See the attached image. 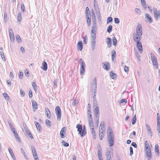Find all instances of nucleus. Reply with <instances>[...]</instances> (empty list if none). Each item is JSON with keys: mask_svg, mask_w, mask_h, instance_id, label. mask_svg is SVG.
<instances>
[{"mask_svg": "<svg viewBox=\"0 0 160 160\" xmlns=\"http://www.w3.org/2000/svg\"><path fill=\"white\" fill-rule=\"evenodd\" d=\"M55 113L57 116V119L60 120L61 119V112L60 107L57 106L55 108Z\"/></svg>", "mask_w": 160, "mask_h": 160, "instance_id": "obj_5", "label": "nucleus"}, {"mask_svg": "<svg viewBox=\"0 0 160 160\" xmlns=\"http://www.w3.org/2000/svg\"><path fill=\"white\" fill-rule=\"evenodd\" d=\"M107 39L108 40L107 42L108 46V47L110 48L111 46L112 39L109 38H107Z\"/></svg>", "mask_w": 160, "mask_h": 160, "instance_id": "obj_24", "label": "nucleus"}, {"mask_svg": "<svg viewBox=\"0 0 160 160\" xmlns=\"http://www.w3.org/2000/svg\"><path fill=\"white\" fill-rule=\"evenodd\" d=\"M92 19L93 20V26L92 27H94V28H97L96 17L94 12H92Z\"/></svg>", "mask_w": 160, "mask_h": 160, "instance_id": "obj_8", "label": "nucleus"}, {"mask_svg": "<svg viewBox=\"0 0 160 160\" xmlns=\"http://www.w3.org/2000/svg\"><path fill=\"white\" fill-rule=\"evenodd\" d=\"M157 131L158 136L160 137V123L157 124Z\"/></svg>", "mask_w": 160, "mask_h": 160, "instance_id": "obj_37", "label": "nucleus"}, {"mask_svg": "<svg viewBox=\"0 0 160 160\" xmlns=\"http://www.w3.org/2000/svg\"><path fill=\"white\" fill-rule=\"evenodd\" d=\"M124 71L126 72H128L129 71V68L128 67L125 66L124 68Z\"/></svg>", "mask_w": 160, "mask_h": 160, "instance_id": "obj_63", "label": "nucleus"}, {"mask_svg": "<svg viewBox=\"0 0 160 160\" xmlns=\"http://www.w3.org/2000/svg\"><path fill=\"white\" fill-rule=\"evenodd\" d=\"M133 38L134 41L137 42L139 41L142 38V36H140L139 35H138L137 34H136L135 35H133Z\"/></svg>", "mask_w": 160, "mask_h": 160, "instance_id": "obj_13", "label": "nucleus"}, {"mask_svg": "<svg viewBox=\"0 0 160 160\" xmlns=\"http://www.w3.org/2000/svg\"><path fill=\"white\" fill-rule=\"evenodd\" d=\"M22 20L21 16H18L17 17V20L20 23L21 22Z\"/></svg>", "mask_w": 160, "mask_h": 160, "instance_id": "obj_61", "label": "nucleus"}, {"mask_svg": "<svg viewBox=\"0 0 160 160\" xmlns=\"http://www.w3.org/2000/svg\"><path fill=\"white\" fill-rule=\"evenodd\" d=\"M14 136L15 137L16 140L17 141H20V138H19V137L18 136V135L17 132H16L15 133H14Z\"/></svg>", "mask_w": 160, "mask_h": 160, "instance_id": "obj_47", "label": "nucleus"}, {"mask_svg": "<svg viewBox=\"0 0 160 160\" xmlns=\"http://www.w3.org/2000/svg\"><path fill=\"white\" fill-rule=\"evenodd\" d=\"M62 143L64 147H68L69 146V143L65 142L64 141H62Z\"/></svg>", "mask_w": 160, "mask_h": 160, "instance_id": "obj_41", "label": "nucleus"}, {"mask_svg": "<svg viewBox=\"0 0 160 160\" xmlns=\"http://www.w3.org/2000/svg\"><path fill=\"white\" fill-rule=\"evenodd\" d=\"M97 29V28H94L92 27L91 32V44L92 48L94 50L95 48L96 44V31Z\"/></svg>", "mask_w": 160, "mask_h": 160, "instance_id": "obj_1", "label": "nucleus"}, {"mask_svg": "<svg viewBox=\"0 0 160 160\" xmlns=\"http://www.w3.org/2000/svg\"><path fill=\"white\" fill-rule=\"evenodd\" d=\"M112 25H109L107 29V32L110 33L112 31Z\"/></svg>", "mask_w": 160, "mask_h": 160, "instance_id": "obj_34", "label": "nucleus"}, {"mask_svg": "<svg viewBox=\"0 0 160 160\" xmlns=\"http://www.w3.org/2000/svg\"><path fill=\"white\" fill-rule=\"evenodd\" d=\"M150 55L153 65L156 68H157L158 67V63L157 58L155 57L154 54L151 53Z\"/></svg>", "mask_w": 160, "mask_h": 160, "instance_id": "obj_3", "label": "nucleus"}, {"mask_svg": "<svg viewBox=\"0 0 160 160\" xmlns=\"http://www.w3.org/2000/svg\"><path fill=\"white\" fill-rule=\"evenodd\" d=\"M76 128L78 129V131L79 132V133L81 136L82 133V126L81 124H77L76 126Z\"/></svg>", "mask_w": 160, "mask_h": 160, "instance_id": "obj_18", "label": "nucleus"}, {"mask_svg": "<svg viewBox=\"0 0 160 160\" xmlns=\"http://www.w3.org/2000/svg\"><path fill=\"white\" fill-rule=\"evenodd\" d=\"M102 67L104 69L106 70H109L110 68V65L108 62H102Z\"/></svg>", "mask_w": 160, "mask_h": 160, "instance_id": "obj_10", "label": "nucleus"}, {"mask_svg": "<svg viewBox=\"0 0 160 160\" xmlns=\"http://www.w3.org/2000/svg\"><path fill=\"white\" fill-rule=\"evenodd\" d=\"M91 87L92 90H94V92H95L96 88H97V81L95 78L93 80V82L91 84Z\"/></svg>", "mask_w": 160, "mask_h": 160, "instance_id": "obj_12", "label": "nucleus"}, {"mask_svg": "<svg viewBox=\"0 0 160 160\" xmlns=\"http://www.w3.org/2000/svg\"><path fill=\"white\" fill-rule=\"evenodd\" d=\"M113 134L112 132V129L111 127L110 126H109L108 128V131H107V135H113Z\"/></svg>", "mask_w": 160, "mask_h": 160, "instance_id": "obj_20", "label": "nucleus"}, {"mask_svg": "<svg viewBox=\"0 0 160 160\" xmlns=\"http://www.w3.org/2000/svg\"><path fill=\"white\" fill-rule=\"evenodd\" d=\"M21 10L22 12L25 11V7L23 3H22L21 5Z\"/></svg>", "mask_w": 160, "mask_h": 160, "instance_id": "obj_46", "label": "nucleus"}, {"mask_svg": "<svg viewBox=\"0 0 160 160\" xmlns=\"http://www.w3.org/2000/svg\"><path fill=\"white\" fill-rule=\"evenodd\" d=\"M112 18L111 17H109L108 18L107 20V23H108V22H112Z\"/></svg>", "mask_w": 160, "mask_h": 160, "instance_id": "obj_51", "label": "nucleus"}, {"mask_svg": "<svg viewBox=\"0 0 160 160\" xmlns=\"http://www.w3.org/2000/svg\"><path fill=\"white\" fill-rule=\"evenodd\" d=\"M32 96V92L31 90L29 91V97L30 98H31Z\"/></svg>", "mask_w": 160, "mask_h": 160, "instance_id": "obj_62", "label": "nucleus"}, {"mask_svg": "<svg viewBox=\"0 0 160 160\" xmlns=\"http://www.w3.org/2000/svg\"><path fill=\"white\" fill-rule=\"evenodd\" d=\"M65 127H63L60 132V135L62 138H63L65 137L64 134L65 133Z\"/></svg>", "mask_w": 160, "mask_h": 160, "instance_id": "obj_14", "label": "nucleus"}, {"mask_svg": "<svg viewBox=\"0 0 160 160\" xmlns=\"http://www.w3.org/2000/svg\"><path fill=\"white\" fill-rule=\"evenodd\" d=\"M89 123L90 128H94L93 121L92 119H88Z\"/></svg>", "mask_w": 160, "mask_h": 160, "instance_id": "obj_27", "label": "nucleus"}, {"mask_svg": "<svg viewBox=\"0 0 160 160\" xmlns=\"http://www.w3.org/2000/svg\"><path fill=\"white\" fill-rule=\"evenodd\" d=\"M77 48L78 50L81 51L83 48L82 42V41H79L77 44Z\"/></svg>", "mask_w": 160, "mask_h": 160, "instance_id": "obj_15", "label": "nucleus"}, {"mask_svg": "<svg viewBox=\"0 0 160 160\" xmlns=\"http://www.w3.org/2000/svg\"><path fill=\"white\" fill-rule=\"evenodd\" d=\"M113 45L116 46L117 45V40L115 37H113L112 38Z\"/></svg>", "mask_w": 160, "mask_h": 160, "instance_id": "obj_38", "label": "nucleus"}, {"mask_svg": "<svg viewBox=\"0 0 160 160\" xmlns=\"http://www.w3.org/2000/svg\"><path fill=\"white\" fill-rule=\"evenodd\" d=\"M42 69L44 71H46L47 69V64L45 61H44L43 62Z\"/></svg>", "mask_w": 160, "mask_h": 160, "instance_id": "obj_22", "label": "nucleus"}, {"mask_svg": "<svg viewBox=\"0 0 160 160\" xmlns=\"http://www.w3.org/2000/svg\"><path fill=\"white\" fill-rule=\"evenodd\" d=\"M145 18L146 22L149 23H151L152 22V19L149 14L146 13L145 14Z\"/></svg>", "mask_w": 160, "mask_h": 160, "instance_id": "obj_7", "label": "nucleus"}, {"mask_svg": "<svg viewBox=\"0 0 160 160\" xmlns=\"http://www.w3.org/2000/svg\"><path fill=\"white\" fill-rule=\"evenodd\" d=\"M157 124L160 123V116L159 114L158 113H157Z\"/></svg>", "mask_w": 160, "mask_h": 160, "instance_id": "obj_42", "label": "nucleus"}, {"mask_svg": "<svg viewBox=\"0 0 160 160\" xmlns=\"http://www.w3.org/2000/svg\"><path fill=\"white\" fill-rule=\"evenodd\" d=\"M137 118L136 115H135L132 120V124H134L136 122Z\"/></svg>", "mask_w": 160, "mask_h": 160, "instance_id": "obj_33", "label": "nucleus"}, {"mask_svg": "<svg viewBox=\"0 0 160 160\" xmlns=\"http://www.w3.org/2000/svg\"><path fill=\"white\" fill-rule=\"evenodd\" d=\"M99 120V117H95V120L96 124H97V126H98V122Z\"/></svg>", "mask_w": 160, "mask_h": 160, "instance_id": "obj_43", "label": "nucleus"}, {"mask_svg": "<svg viewBox=\"0 0 160 160\" xmlns=\"http://www.w3.org/2000/svg\"><path fill=\"white\" fill-rule=\"evenodd\" d=\"M153 12H154V14H155L156 13H160V11H158V12L157 11V9L156 8H154L153 9Z\"/></svg>", "mask_w": 160, "mask_h": 160, "instance_id": "obj_60", "label": "nucleus"}, {"mask_svg": "<svg viewBox=\"0 0 160 160\" xmlns=\"http://www.w3.org/2000/svg\"><path fill=\"white\" fill-rule=\"evenodd\" d=\"M107 140L110 147H111L113 145L114 141V135L108 136Z\"/></svg>", "mask_w": 160, "mask_h": 160, "instance_id": "obj_4", "label": "nucleus"}, {"mask_svg": "<svg viewBox=\"0 0 160 160\" xmlns=\"http://www.w3.org/2000/svg\"><path fill=\"white\" fill-rule=\"evenodd\" d=\"M87 36L85 35L83 38V42L85 44H86L87 42Z\"/></svg>", "mask_w": 160, "mask_h": 160, "instance_id": "obj_52", "label": "nucleus"}, {"mask_svg": "<svg viewBox=\"0 0 160 160\" xmlns=\"http://www.w3.org/2000/svg\"><path fill=\"white\" fill-rule=\"evenodd\" d=\"M34 124L35 125L37 129L39 131H40L42 129V128L41 125L39 123L37 122L36 121H35Z\"/></svg>", "mask_w": 160, "mask_h": 160, "instance_id": "obj_25", "label": "nucleus"}, {"mask_svg": "<svg viewBox=\"0 0 160 160\" xmlns=\"http://www.w3.org/2000/svg\"><path fill=\"white\" fill-rule=\"evenodd\" d=\"M112 59L113 60V58L114 57H115L116 56V52L115 51L113 50L112 51Z\"/></svg>", "mask_w": 160, "mask_h": 160, "instance_id": "obj_54", "label": "nucleus"}, {"mask_svg": "<svg viewBox=\"0 0 160 160\" xmlns=\"http://www.w3.org/2000/svg\"><path fill=\"white\" fill-rule=\"evenodd\" d=\"M96 13L97 17L98 20L99 21H100L101 18V14L100 11L98 10V8L97 10H96Z\"/></svg>", "mask_w": 160, "mask_h": 160, "instance_id": "obj_17", "label": "nucleus"}, {"mask_svg": "<svg viewBox=\"0 0 160 160\" xmlns=\"http://www.w3.org/2000/svg\"><path fill=\"white\" fill-rule=\"evenodd\" d=\"M137 48H139V47L142 46L141 42L139 41L137 42Z\"/></svg>", "mask_w": 160, "mask_h": 160, "instance_id": "obj_49", "label": "nucleus"}, {"mask_svg": "<svg viewBox=\"0 0 160 160\" xmlns=\"http://www.w3.org/2000/svg\"><path fill=\"white\" fill-rule=\"evenodd\" d=\"M0 54L1 56V57L2 59L3 60L5 61V56L4 54V53L2 52H0Z\"/></svg>", "mask_w": 160, "mask_h": 160, "instance_id": "obj_45", "label": "nucleus"}, {"mask_svg": "<svg viewBox=\"0 0 160 160\" xmlns=\"http://www.w3.org/2000/svg\"><path fill=\"white\" fill-rule=\"evenodd\" d=\"M106 156L107 157H111L110 155V152L109 150H107L106 152Z\"/></svg>", "mask_w": 160, "mask_h": 160, "instance_id": "obj_53", "label": "nucleus"}, {"mask_svg": "<svg viewBox=\"0 0 160 160\" xmlns=\"http://www.w3.org/2000/svg\"><path fill=\"white\" fill-rule=\"evenodd\" d=\"M130 150V155L132 156L133 154V148L132 147H130L129 148Z\"/></svg>", "mask_w": 160, "mask_h": 160, "instance_id": "obj_55", "label": "nucleus"}, {"mask_svg": "<svg viewBox=\"0 0 160 160\" xmlns=\"http://www.w3.org/2000/svg\"><path fill=\"white\" fill-rule=\"evenodd\" d=\"M100 126H102V128H103V129H104V130L105 129V124H104V122H103V121L101 123Z\"/></svg>", "mask_w": 160, "mask_h": 160, "instance_id": "obj_57", "label": "nucleus"}, {"mask_svg": "<svg viewBox=\"0 0 160 160\" xmlns=\"http://www.w3.org/2000/svg\"><path fill=\"white\" fill-rule=\"evenodd\" d=\"M32 85L33 87L34 90L36 91L37 89V86L35 82H32Z\"/></svg>", "mask_w": 160, "mask_h": 160, "instance_id": "obj_39", "label": "nucleus"}, {"mask_svg": "<svg viewBox=\"0 0 160 160\" xmlns=\"http://www.w3.org/2000/svg\"><path fill=\"white\" fill-rule=\"evenodd\" d=\"M145 155L148 160H150L152 156L151 148L145 149Z\"/></svg>", "mask_w": 160, "mask_h": 160, "instance_id": "obj_6", "label": "nucleus"}, {"mask_svg": "<svg viewBox=\"0 0 160 160\" xmlns=\"http://www.w3.org/2000/svg\"><path fill=\"white\" fill-rule=\"evenodd\" d=\"M33 109L35 110L38 109V105L35 101H32Z\"/></svg>", "mask_w": 160, "mask_h": 160, "instance_id": "obj_23", "label": "nucleus"}, {"mask_svg": "<svg viewBox=\"0 0 160 160\" xmlns=\"http://www.w3.org/2000/svg\"><path fill=\"white\" fill-rule=\"evenodd\" d=\"M14 136L15 137L16 140L17 141H20V138H19V137L18 136V135L17 132H16L15 133H14Z\"/></svg>", "mask_w": 160, "mask_h": 160, "instance_id": "obj_48", "label": "nucleus"}, {"mask_svg": "<svg viewBox=\"0 0 160 160\" xmlns=\"http://www.w3.org/2000/svg\"><path fill=\"white\" fill-rule=\"evenodd\" d=\"M71 101V104L73 106H75L78 103V102H77L76 100H74V99L72 100Z\"/></svg>", "mask_w": 160, "mask_h": 160, "instance_id": "obj_31", "label": "nucleus"}, {"mask_svg": "<svg viewBox=\"0 0 160 160\" xmlns=\"http://www.w3.org/2000/svg\"><path fill=\"white\" fill-rule=\"evenodd\" d=\"M45 113L47 117L48 118L51 116V114L49 109L48 108H45Z\"/></svg>", "mask_w": 160, "mask_h": 160, "instance_id": "obj_21", "label": "nucleus"}, {"mask_svg": "<svg viewBox=\"0 0 160 160\" xmlns=\"http://www.w3.org/2000/svg\"><path fill=\"white\" fill-rule=\"evenodd\" d=\"M110 75L111 78L112 79H114L115 78L116 74L113 72H110Z\"/></svg>", "mask_w": 160, "mask_h": 160, "instance_id": "obj_50", "label": "nucleus"}, {"mask_svg": "<svg viewBox=\"0 0 160 160\" xmlns=\"http://www.w3.org/2000/svg\"><path fill=\"white\" fill-rule=\"evenodd\" d=\"M9 36L11 40L12 41H14L15 38L13 33H10Z\"/></svg>", "mask_w": 160, "mask_h": 160, "instance_id": "obj_35", "label": "nucleus"}, {"mask_svg": "<svg viewBox=\"0 0 160 160\" xmlns=\"http://www.w3.org/2000/svg\"><path fill=\"white\" fill-rule=\"evenodd\" d=\"M16 38L18 42H20L21 41V40L20 37L19 35H17L16 36Z\"/></svg>", "mask_w": 160, "mask_h": 160, "instance_id": "obj_44", "label": "nucleus"}, {"mask_svg": "<svg viewBox=\"0 0 160 160\" xmlns=\"http://www.w3.org/2000/svg\"><path fill=\"white\" fill-rule=\"evenodd\" d=\"M46 124V126L49 127L50 128L51 126V122L49 120H48L47 119L45 121Z\"/></svg>", "mask_w": 160, "mask_h": 160, "instance_id": "obj_30", "label": "nucleus"}, {"mask_svg": "<svg viewBox=\"0 0 160 160\" xmlns=\"http://www.w3.org/2000/svg\"><path fill=\"white\" fill-rule=\"evenodd\" d=\"M147 128L148 130V133L150 134L151 137L152 135V132L151 130L150 127L148 125H146Z\"/></svg>", "mask_w": 160, "mask_h": 160, "instance_id": "obj_19", "label": "nucleus"}, {"mask_svg": "<svg viewBox=\"0 0 160 160\" xmlns=\"http://www.w3.org/2000/svg\"><path fill=\"white\" fill-rule=\"evenodd\" d=\"M114 22L118 24L119 23L120 21L119 19L117 18H114Z\"/></svg>", "mask_w": 160, "mask_h": 160, "instance_id": "obj_56", "label": "nucleus"}, {"mask_svg": "<svg viewBox=\"0 0 160 160\" xmlns=\"http://www.w3.org/2000/svg\"><path fill=\"white\" fill-rule=\"evenodd\" d=\"M91 130L92 135L93 136V138L95 139L96 138V135L95 133V132L94 130V128H91Z\"/></svg>", "mask_w": 160, "mask_h": 160, "instance_id": "obj_28", "label": "nucleus"}, {"mask_svg": "<svg viewBox=\"0 0 160 160\" xmlns=\"http://www.w3.org/2000/svg\"><path fill=\"white\" fill-rule=\"evenodd\" d=\"M145 149L150 148L149 146L148 143L147 141H146L145 142Z\"/></svg>", "mask_w": 160, "mask_h": 160, "instance_id": "obj_32", "label": "nucleus"}, {"mask_svg": "<svg viewBox=\"0 0 160 160\" xmlns=\"http://www.w3.org/2000/svg\"><path fill=\"white\" fill-rule=\"evenodd\" d=\"M95 117H99V110L98 108H95L94 110Z\"/></svg>", "mask_w": 160, "mask_h": 160, "instance_id": "obj_16", "label": "nucleus"}, {"mask_svg": "<svg viewBox=\"0 0 160 160\" xmlns=\"http://www.w3.org/2000/svg\"><path fill=\"white\" fill-rule=\"evenodd\" d=\"M3 95L6 100H8L9 99V98L7 94L6 93H3Z\"/></svg>", "mask_w": 160, "mask_h": 160, "instance_id": "obj_40", "label": "nucleus"}, {"mask_svg": "<svg viewBox=\"0 0 160 160\" xmlns=\"http://www.w3.org/2000/svg\"><path fill=\"white\" fill-rule=\"evenodd\" d=\"M136 34L138 35H139L140 36H142V27L139 25L137 26Z\"/></svg>", "mask_w": 160, "mask_h": 160, "instance_id": "obj_9", "label": "nucleus"}, {"mask_svg": "<svg viewBox=\"0 0 160 160\" xmlns=\"http://www.w3.org/2000/svg\"><path fill=\"white\" fill-rule=\"evenodd\" d=\"M97 154L98 156H102V154L100 149H98V150Z\"/></svg>", "mask_w": 160, "mask_h": 160, "instance_id": "obj_64", "label": "nucleus"}, {"mask_svg": "<svg viewBox=\"0 0 160 160\" xmlns=\"http://www.w3.org/2000/svg\"><path fill=\"white\" fill-rule=\"evenodd\" d=\"M105 130H104L102 127L99 129V136L100 140H102L104 137V132H105Z\"/></svg>", "mask_w": 160, "mask_h": 160, "instance_id": "obj_11", "label": "nucleus"}, {"mask_svg": "<svg viewBox=\"0 0 160 160\" xmlns=\"http://www.w3.org/2000/svg\"><path fill=\"white\" fill-rule=\"evenodd\" d=\"M80 72L81 75H83L84 74V72L85 70V67L86 65L85 64V62L83 61V59L82 58L80 59Z\"/></svg>", "mask_w": 160, "mask_h": 160, "instance_id": "obj_2", "label": "nucleus"}, {"mask_svg": "<svg viewBox=\"0 0 160 160\" xmlns=\"http://www.w3.org/2000/svg\"><path fill=\"white\" fill-rule=\"evenodd\" d=\"M88 114L89 115V119H91L92 118V116L91 115V111H89V110L88 111Z\"/></svg>", "mask_w": 160, "mask_h": 160, "instance_id": "obj_58", "label": "nucleus"}, {"mask_svg": "<svg viewBox=\"0 0 160 160\" xmlns=\"http://www.w3.org/2000/svg\"><path fill=\"white\" fill-rule=\"evenodd\" d=\"M155 152H157L158 154L159 152L158 148V144H156L155 146Z\"/></svg>", "mask_w": 160, "mask_h": 160, "instance_id": "obj_36", "label": "nucleus"}, {"mask_svg": "<svg viewBox=\"0 0 160 160\" xmlns=\"http://www.w3.org/2000/svg\"><path fill=\"white\" fill-rule=\"evenodd\" d=\"M20 95L22 96L23 97V96H24L25 93H24V91L23 90L21 89L20 90Z\"/></svg>", "mask_w": 160, "mask_h": 160, "instance_id": "obj_59", "label": "nucleus"}, {"mask_svg": "<svg viewBox=\"0 0 160 160\" xmlns=\"http://www.w3.org/2000/svg\"><path fill=\"white\" fill-rule=\"evenodd\" d=\"M87 20V22L88 26H89L91 25V18L89 17H86Z\"/></svg>", "mask_w": 160, "mask_h": 160, "instance_id": "obj_29", "label": "nucleus"}, {"mask_svg": "<svg viewBox=\"0 0 160 160\" xmlns=\"http://www.w3.org/2000/svg\"><path fill=\"white\" fill-rule=\"evenodd\" d=\"M86 134V130L85 126H84L83 129H82L81 136L83 137Z\"/></svg>", "mask_w": 160, "mask_h": 160, "instance_id": "obj_26", "label": "nucleus"}]
</instances>
